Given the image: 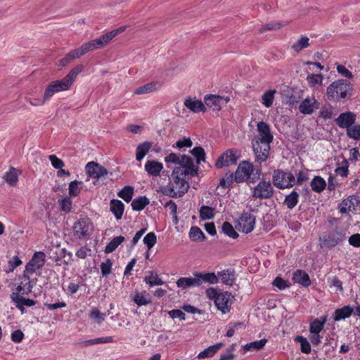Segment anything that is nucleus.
<instances>
[{
	"mask_svg": "<svg viewBox=\"0 0 360 360\" xmlns=\"http://www.w3.org/2000/svg\"><path fill=\"white\" fill-rule=\"evenodd\" d=\"M257 135L252 141L255 160L259 163L267 160L269 155L270 144L274 136L270 126L264 122H259L257 125Z\"/></svg>",
	"mask_w": 360,
	"mask_h": 360,
	"instance_id": "obj_1",
	"label": "nucleus"
},
{
	"mask_svg": "<svg viewBox=\"0 0 360 360\" xmlns=\"http://www.w3.org/2000/svg\"><path fill=\"white\" fill-rule=\"evenodd\" d=\"M352 84L346 79H338L331 83L326 89V95L329 100L345 98L347 94L351 95Z\"/></svg>",
	"mask_w": 360,
	"mask_h": 360,
	"instance_id": "obj_2",
	"label": "nucleus"
},
{
	"mask_svg": "<svg viewBox=\"0 0 360 360\" xmlns=\"http://www.w3.org/2000/svg\"><path fill=\"white\" fill-rule=\"evenodd\" d=\"M175 186L169 184L165 188L164 193L172 198H181L188 192L190 187L189 183L181 177L178 176H172Z\"/></svg>",
	"mask_w": 360,
	"mask_h": 360,
	"instance_id": "obj_3",
	"label": "nucleus"
},
{
	"mask_svg": "<svg viewBox=\"0 0 360 360\" xmlns=\"http://www.w3.org/2000/svg\"><path fill=\"white\" fill-rule=\"evenodd\" d=\"M93 231V223L87 217L77 220L72 226L73 236L80 240H86L90 237Z\"/></svg>",
	"mask_w": 360,
	"mask_h": 360,
	"instance_id": "obj_4",
	"label": "nucleus"
},
{
	"mask_svg": "<svg viewBox=\"0 0 360 360\" xmlns=\"http://www.w3.org/2000/svg\"><path fill=\"white\" fill-rule=\"evenodd\" d=\"M274 192V190L270 181L262 180L254 187L252 197L260 200L269 199L273 196Z\"/></svg>",
	"mask_w": 360,
	"mask_h": 360,
	"instance_id": "obj_5",
	"label": "nucleus"
},
{
	"mask_svg": "<svg viewBox=\"0 0 360 360\" xmlns=\"http://www.w3.org/2000/svg\"><path fill=\"white\" fill-rule=\"evenodd\" d=\"M255 216L250 212H244L237 220L236 227L239 231L245 233H250L255 228Z\"/></svg>",
	"mask_w": 360,
	"mask_h": 360,
	"instance_id": "obj_6",
	"label": "nucleus"
},
{
	"mask_svg": "<svg viewBox=\"0 0 360 360\" xmlns=\"http://www.w3.org/2000/svg\"><path fill=\"white\" fill-rule=\"evenodd\" d=\"M238 156L236 150L229 149L223 153L217 160L215 167L217 168H222L230 165H236Z\"/></svg>",
	"mask_w": 360,
	"mask_h": 360,
	"instance_id": "obj_7",
	"label": "nucleus"
},
{
	"mask_svg": "<svg viewBox=\"0 0 360 360\" xmlns=\"http://www.w3.org/2000/svg\"><path fill=\"white\" fill-rule=\"evenodd\" d=\"M70 87V84L63 78L61 80H56L51 82L44 91V99H50L56 93L68 90Z\"/></svg>",
	"mask_w": 360,
	"mask_h": 360,
	"instance_id": "obj_8",
	"label": "nucleus"
},
{
	"mask_svg": "<svg viewBox=\"0 0 360 360\" xmlns=\"http://www.w3.org/2000/svg\"><path fill=\"white\" fill-rule=\"evenodd\" d=\"M232 298L233 296L229 292H219L214 304L223 314H226L231 309Z\"/></svg>",
	"mask_w": 360,
	"mask_h": 360,
	"instance_id": "obj_9",
	"label": "nucleus"
},
{
	"mask_svg": "<svg viewBox=\"0 0 360 360\" xmlns=\"http://www.w3.org/2000/svg\"><path fill=\"white\" fill-rule=\"evenodd\" d=\"M45 262V254L43 252H37L25 266V272L33 274L37 269L42 267Z\"/></svg>",
	"mask_w": 360,
	"mask_h": 360,
	"instance_id": "obj_10",
	"label": "nucleus"
},
{
	"mask_svg": "<svg viewBox=\"0 0 360 360\" xmlns=\"http://www.w3.org/2000/svg\"><path fill=\"white\" fill-rule=\"evenodd\" d=\"M360 204V198L357 195H349L346 199H344L339 205L340 212L342 214L347 213L349 212L356 210Z\"/></svg>",
	"mask_w": 360,
	"mask_h": 360,
	"instance_id": "obj_11",
	"label": "nucleus"
},
{
	"mask_svg": "<svg viewBox=\"0 0 360 360\" xmlns=\"http://www.w3.org/2000/svg\"><path fill=\"white\" fill-rule=\"evenodd\" d=\"M85 169L90 177L97 179L108 174V171L104 167L95 162H88Z\"/></svg>",
	"mask_w": 360,
	"mask_h": 360,
	"instance_id": "obj_12",
	"label": "nucleus"
},
{
	"mask_svg": "<svg viewBox=\"0 0 360 360\" xmlns=\"http://www.w3.org/2000/svg\"><path fill=\"white\" fill-rule=\"evenodd\" d=\"M355 121L356 115L352 112H342L335 120L339 127L345 128L347 130L354 124Z\"/></svg>",
	"mask_w": 360,
	"mask_h": 360,
	"instance_id": "obj_13",
	"label": "nucleus"
},
{
	"mask_svg": "<svg viewBox=\"0 0 360 360\" xmlns=\"http://www.w3.org/2000/svg\"><path fill=\"white\" fill-rule=\"evenodd\" d=\"M345 234L344 231L335 230L332 233H330L328 235L324 236L323 238H321L324 244L328 247H335L339 243L343 240L345 238Z\"/></svg>",
	"mask_w": 360,
	"mask_h": 360,
	"instance_id": "obj_14",
	"label": "nucleus"
},
{
	"mask_svg": "<svg viewBox=\"0 0 360 360\" xmlns=\"http://www.w3.org/2000/svg\"><path fill=\"white\" fill-rule=\"evenodd\" d=\"M319 108V103L315 98L311 100L309 98H306L301 102L299 110L304 115H311Z\"/></svg>",
	"mask_w": 360,
	"mask_h": 360,
	"instance_id": "obj_15",
	"label": "nucleus"
},
{
	"mask_svg": "<svg viewBox=\"0 0 360 360\" xmlns=\"http://www.w3.org/2000/svg\"><path fill=\"white\" fill-rule=\"evenodd\" d=\"M218 279L229 286H232L236 281V272L233 269H224L217 273Z\"/></svg>",
	"mask_w": 360,
	"mask_h": 360,
	"instance_id": "obj_16",
	"label": "nucleus"
},
{
	"mask_svg": "<svg viewBox=\"0 0 360 360\" xmlns=\"http://www.w3.org/2000/svg\"><path fill=\"white\" fill-rule=\"evenodd\" d=\"M184 105L195 113L200 112H205L207 110L204 103L200 100H198L195 98H191L188 97L186 98L184 101Z\"/></svg>",
	"mask_w": 360,
	"mask_h": 360,
	"instance_id": "obj_17",
	"label": "nucleus"
},
{
	"mask_svg": "<svg viewBox=\"0 0 360 360\" xmlns=\"http://www.w3.org/2000/svg\"><path fill=\"white\" fill-rule=\"evenodd\" d=\"M197 276L194 277H181L179 278L176 283L178 288L184 290L191 288L200 286V282L199 281Z\"/></svg>",
	"mask_w": 360,
	"mask_h": 360,
	"instance_id": "obj_18",
	"label": "nucleus"
},
{
	"mask_svg": "<svg viewBox=\"0 0 360 360\" xmlns=\"http://www.w3.org/2000/svg\"><path fill=\"white\" fill-rule=\"evenodd\" d=\"M162 169L163 165L155 160H148L145 164V170L150 176H159Z\"/></svg>",
	"mask_w": 360,
	"mask_h": 360,
	"instance_id": "obj_19",
	"label": "nucleus"
},
{
	"mask_svg": "<svg viewBox=\"0 0 360 360\" xmlns=\"http://www.w3.org/2000/svg\"><path fill=\"white\" fill-rule=\"evenodd\" d=\"M110 210L112 212L116 219L120 220L122 219L124 213V205L120 200L112 199L110 202Z\"/></svg>",
	"mask_w": 360,
	"mask_h": 360,
	"instance_id": "obj_20",
	"label": "nucleus"
},
{
	"mask_svg": "<svg viewBox=\"0 0 360 360\" xmlns=\"http://www.w3.org/2000/svg\"><path fill=\"white\" fill-rule=\"evenodd\" d=\"M292 280L303 287H308L311 285V280L309 275L303 270H296L292 275Z\"/></svg>",
	"mask_w": 360,
	"mask_h": 360,
	"instance_id": "obj_21",
	"label": "nucleus"
},
{
	"mask_svg": "<svg viewBox=\"0 0 360 360\" xmlns=\"http://www.w3.org/2000/svg\"><path fill=\"white\" fill-rule=\"evenodd\" d=\"M272 181L274 185L280 189L285 188V184L287 183L286 176H285V172L281 169H276L274 172Z\"/></svg>",
	"mask_w": 360,
	"mask_h": 360,
	"instance_id": "obj_22",
	"label": "nucleus"
},
{
	"mask_svg": "<svg viewBox=\"0 0 360 360\" xmlns=\"http://www.w3.org/2000/svg\"><path fill=\"white\" fill-rule=\"evenodd\" d=\"M354 311V309L349 305L344 306L342 308L335 309L333 314V319L335 321L344 320L351 316Z\"/></svg>",
	"mask_w": 360,
	"mask_h": 360,
	"instance_id": "obj_23",
	"label": "nucleus"
},
{
	"mask_svg": "<svg viewBox=\"0 0 360 360\" xmlns=\"http://www.w3.org/2000/svg\"><path fill=\"white\" fill-rule=\"evenodd\" d=\"M198 174V169L193 168L192 167H184L180 166L176 167L172 173V176H178V177H181V176H187L190 175L191 176H194Z\"/></svg>",
	"mask_w": 360,
	"mask_h": 360,
	"instance_id": "obj_24",
	"label": "nucleus"
},
{
	"mask_svg": "<svg viewBox=\"0 0 360 360\" xmlns=\"http://www.w3.org/2000/svg\"><path fill=\"white\" fill-rule=\"evenodd\" d=\"M195 276L198 278L200 282V285L202 283H207L209 284H216L219 282L217 274L214 272L209 273H195Z\"/></svg>",
	"mask_w": 360,
	"mask_h": 360,
	"instance_id": "obj_25",
	"label": "nucleus"
},
{
	"mask_svg": "<svg viewBox=\"0 0 360 360\" xmlns=\"http://www.w3.org/2000/svg\"><path fill=\"white\" fill-rule=\"evenodd\" d=\"M221 98L217 95L207 94L204 97L205 105L212 108L214 110H220L221 109Z\"/></svg>",
	"mask_w": 360,
	"mask_h": 360,
	"instance_id": "obj_26",
	"label": "nucleus"
},
{
	"mask_svg": "<svg viewBox=\"0 0 360 360\" xmlns=\"http://www.w3.org/2000/svg\"><path fill=\"white\" fill-rule=\"evenodd\" d=\"M223 343L219 342L214 345L210 346L205 349L203 351L200 352L197 357L199 359L212 357L217 353V352H218L223 347Z\"/></svg>",
	"mask_w": 360,
	"mask_h": 360,
	"instance_id": "obj_27",
	"label": "nucleus"
},
{
	"mask_svg": "<svg viewBox=\"0 0 360 360\" xmlns=\"http://www.w3.org/2000/svg\"><path fill=\"white\" fill-rule=\"evenodd\" d=\"M20 174V170L12 167L10 168L9 171L5 173L3 178L8 184L11 186H14L18 181V176Z\"/></svg>",
	"mask_w": 360,
	"mask_h": 360,
	"instance_id": "obj_28",
	"label": "nucleus"
},
{
	"mask_svg": "<svg viewBox=\"0 0 360 360\" xmlns=\"http://www.w3.org/2000/svg\"><path fill=\"white\" fill-rule=\"evenodd\" d=\"M149 203L150 200L146 196H139L131 201V206L133 210L141 211L149 205Z\"/></svg>",
	"mask_w": 360,
	"mask_h": 360,
	"instance_id": "obj_29",
	"label": "nucleus"
},
{
	"mask_svg": "<svg viewBox=\"0 0 360 360\" xmlns=\"http://www.w3.org/2000/svg\"><path fill=\"white\" fill-rule=\"evenodd\" d=\"M152 147V143L145 141L139 144L136 150V159L137 161H141L145 155L149 152Z\"/></svg>",
	"mask_w": 360,
	"mask_h": 360,
	"instance_id": "obj_30",
	"label": "nucleus"
},
{
	"mask_svg": "<svg viewBox=\"0 0 360 360\" xmlns=\"http://www.w3.org/2000/svg\"><path fill=\"white\" fill-rule=\"evenodd\" d=\"M311 189L316 193H321L326 187V183L323 178L316 176L311 181Z\"/></svg>",
	"mask_w": 360,
	"mask_h": 360,
	"instance_id": "obj_31",
	"label": "nucleus"
},
{
	"mask_svg": "<svg viewBox=\"0 0 360 360\" xmlns=\"http://www.w3.org/2000/svg\"><path fill=\"white\" fill-rule=\"evenodd\" d=\"M298 199V193L295 191H292L290 194L285 195L283 204L289 210H292L297 205Z\"/></svg>",
	"mask_w": 360,
	"mask_h": 360,
	"instance_id": "obj_32",
	"label": "nucleus"
},
{
	"mask_svg": "<svg viewBox=\"0 0 360 360\" xmlns=\"http://www.w3.org/2000/svg\"><path fill=\"white\" fill-rule=\"evenodd\" d=\"M113 342L112 337H102L98 338L95 339H91L85 341H82L79 343L80 346L87 347L89 345H96V344H104V343H110Z\"/></svg>",
	"mask_w": 360,
	"mask_h": 360,
	"instance_id": "obj_33",
	"label": "nucleus"
},
{
	"mask_svg": "<svg viewBox=\"0 0 360 360\" xmlns=\"http://www.w3.org/2000/svg\"><path fill=\"white\" fill-rule=\"evenodd\" d=\"M158 89V84L150 82L143 86H141L135 89L134 94L138 95L146 94L152 93Z\"/></svg>",
	"mask_w": 360,
	"mask_h": 360,
	"instance_id": "obj_34",
	"label": "nucleus"
},
{
	"mask_svg": "<svg viewBox=\"0 0 360 360\" xmlns=\"http://www.w3.org/2000/svg\"><path fill=\"white\" fill-rule=\"evenodd\" d=\"M189 237L192 241H203L206 239L205 235L198 226H192L189 231Z\"/></svg>",
	"mask_w": 360,
	"mask_h": 360,
	"instance_id": "obj_35",
	"label": "nucleus"
},
{
	"mask_svg": "<svg viewBox=\"0 0 360 360\" xmlns=\"http://www.w3.org/2000/svg\"><path fill=\"white\" fill-rule=\"evenodd\" d=\"M276 91L275 89H270L265 91L262 96V103L266 108H270L274 101L275 94Z\"/></svg>",
	"mask_w": 360,
	"mask_h": 360,
	"instance_id": "obj_36",
	"label": "nucleus"
},
{
	"mask_svg": "<svg viewBox=\"0 0 360 360\" xmlns=\"http://www.w3.org/2000/svg\"><path fill=\"white\" fill-rule=\"evenodd\" d=\"M144 281L150 287L155 285H162L164 284L162 279L153 271H150V274L145 276Z\"/></svg>",
	"mask_w": 360,
	"mask_h": 360,
	"instance_id": "obj_37",
	"label": "nucleus"
},
{
	"mask_svg": "<svg viewBox=\"0 0 360 360\" xmlns=\"http://www.w3.org/2000/svg\"><path fill=\"white\" fill-rule=\"evenodd\" d=\"M309 41V37L307 36H302L297 42L292 45V49H293L295 52L299 53L302 50L310 46Z\"/></svg>",
	"mask_w": 360,
	"mask_h": 360,
	"instance_id": "obj_38",
	"label": "nucleus"
},
{
	"mask_svg": "<svg viewBox=\"0 0 360 360\" xmlns=\"http://www.w3.org/2000/svg\"><path fill=\"white\" fill-rule=\"evenodd\" d=\"M267 340L265 338L261 339L259 340H256L251 342L250 343L245 344L243 346L245 350L248 351H257L264 347L266 345Z\"/></svg>",
	"mask_w": 360,
	"mask_h": 360,
	"instance_id": "obj_39",
	"label": "nucleus"
},
{
	"mask_svg": "<svg viewBox=\"0 0 360 360\" xmlns=\"http://www.w3.org/2000/svg\"><path fill=\"white\" fill-rule=\"evenodd\" d=\"M125 240L124 236H120L112 239L105 248V253H111Z\"/></svg>",
	"mask_w": 360,
	"mask_h": 360,
	"instance_id": "obj_40",
	"label": "nucleus"
},
{
	"mask_svg": "<svg viewBox=\"0 0 360 360\" xmlns=\"http://www.w3.org/2000/svg\"><path fill=\"white\" fill-rule=\"evenodd\" d=\"M200 217L202 220H209L214 217V208L202 205L199 210Z\"/></svg>",
	"mask_w": 360,
	"mask_h": 360,
	"instance_id": "obj_41",
	"label": "nucleus"
},
{
	"mask_svg": "<svg viewBox=\"0 0 360 360\" xmlns=\"http://www.w3.org/2000/svg\"><path fill=\"white\" fill-rule=\"evenodd\" d=\"M20 292H12L11 295V300H17L20 304H21L22 306L26 307H32L35 304V301L30 299V298H25L20 295Z\"/></svg>",
	"mask_w": 360,
	"mask_h": 360,
	"instance_id": "obj_42",
	"label": "nucleus"
},
{
	"mask_svg": "<svg viewBox=\"0 0 360 360\" xmlns=\"http://www.w3.org/2000/svg\"><path fill=\"white\" fill-rule=\"evenodd\" d=\"M82 184V181H80L74 180L71 181L68 187L70 197L77 196L81 192Z\"/></svg>",
	"mask_w": 360,
	"mask_h": 360,
	"instance_id": "obj_43",
	"label": "nucleus"
},
{
	"mask_svg": "<svg viewBox=\"0 0 360 360\" xmlns=\"http://www.w3.org/2000/svg\"><path fill=\"white\" fill-rule=\"evenodd\" d=\"M133 301L139 307L146 306L151 302V299L148 294L143 295L136 292L133 297Z\"/></svg>",
	"mask_w": 360,
	"mask_h": 360,
	"instance_id": "obj_44",
	"label": "nucleus"
},
{
	"mask_svg": "<svg viewBox=\"0 0 360 360\" xmlns=\"http://www.w3.org/2000/svg\"><path fill=\"white\" fill-rule=\"evenodd\" d=\"M134 193V188L131 186H125L119 193L120 198L123 199L125 202H129L132 200Z\"/></svg>",
	"mask_w": 360,
	"mask_h": 360,
	"instance_id": "obj_45",
	"label": "nucleus"
},
{
	"mask_svg": "<svg viewBox=\"0 0 360 360\" xmlns=\"http://www.w3.org/2000/svg\"><path fill=\"white\" fill-rule=\"evenodd\" d=\"M83 69L84 66L82 65H77L72 70H71V71L64 77L65 81L68 82L70 86L75 81L77 75L80 73Z\"/></svg>",
	"mask_w": 360,
	"mask_h": 360,
	"instance_id": "obj_46",
	"label": "nucleus"
},
{
	"mask_svg": "<svg viewBox=\"0 0 360 360\" xmlns=\"http://www.w3.org/2000/svg\"><path fill=\"white\" fill-rule=\"evenodd\" d=\"M79 57H81V55L79 54L78 50L74 49L69 52L63 58H62L60 60L59 64L60 66L65 67L71 61H72L75 58Z\"/></svg>",
	"mask_w": 360,
	"mask_h": 360,
	"instance_id": "obj_47",
	"label": "nucleus"
},
{
	"mask_svg": "<svg viewBox=\"0 0 360 360\" xmlns=\"http://www.w3.org/2000/svg\"><path fill=\"white\" fill-rule=\"evenodd\" d=\"M27 272L24 271L23 276L27 280V283L22 286V284H20L17 288V292H22V294H29L33 288V285L32 282L30 281L29 276L26 274Z\"/></svg>",
	"mask_w": 360,
	"mask_h": 360,
	"instance_id": "obj_48",
	"label": "nucleus"
},
{
	"mask_svg": "<svg viewBox=\"0 0 360 360\" xmlns=\"http://www.w3.org/2000/svg\"><path fill=\"white\" fill-rule=\"evenodd\" d=\"M222 231L224 234L232 238H237L238 233L235 231L233 226L228 221H225L222 224Z\"/></svg>",
	"mask_w": 360,
	"mask_h": 360,
	"instance_id": "obj_49",
	"label": "nucleus"
},
{
	"mask_svg": "<svg viewBox=\"0 0 360 360\" xmlns=\"http://www.w3.org/2000/svg\"><path fill=\"white\" fill-rule=\"evenodd\" d=\"M295 340L300 343L302 352L304 354H309L311 352V345L306 338L303 336H297Z\"/></svg>",
	"mask_w": 360,
	"mask_h": 360,
	"instance_id": "obj_50",
	"label": "nucleus"
},
{
	"mask_svg": "<svg viewBox=\"0 0 360 360\" xmlns=\"http://www.w3.org/2000/svg\"><path fill=\"white\" fill-rule=\"evenodd\" d=\"M349 162L346 159H344L341 162V166L338 167L335 169V172L337 175L342 177H347L349 174Z\"/></svg>",
	"mask_w": 360,
	"mask_h": 360,
	"instance_id": "obj_51",
	"label": "nucleus"
},
{
	"mask_svg": "<svg viewBox=\"0 0 360 360\" xmlns=\"http://www.w3.org/2000/svg\"><path fill=\"white\" fill-rule=\"evenodd\" d=\"M325 323V320L323 321H319V319H315L310 323L309 332L311 334H319V333L323 330Z\"/></svg>",
	"mask_w": 360,
	"mask_h": 360,
	"instance_id": "obj_52",
	"label": "nucleus"
},
{
	"mask_svg": "<svg viewBox=\"0 0 360 360\" xmlns=\"http://www.w3.org/2000/svg\"><path fill=\"white\" fill-rule=\"evenodd\" d=\"M191 153L196 158L198 164L200 163L201 161L205 160V152L202 147H195L191 150Z\"/></svg>",
	"mask_w": 360,
	"mask_h": 360,
	"instance_id": "obj_53",
	"label": "nucleus"
},
{
	"mask_svg": "<svg viewBox=\"0 0 360 360\" xmlns=\"http://www.w3.org/2000/svg\"><path fill=\"white\" fill-rule=\"evenodd\" d=\"M347 135L354 140H360V124H355L347 130Z\"/></svg>",
	"mask_w": 360,
	"mask_h": 360,
	"instance_id": "obj_54",
	"label": "nucleus"
},
{
	"mask_svg": "<svg viewBox=\"0 0 360 360\" xmlns=\"http://www.w3.org/2000/svg\"><path fill=\"white\" fill-rule=\"evenodd\" d=\"M143 241L148 250H150L157 242V236L155 233L150 232L145 236Z\"/></svg>",
	"mask_w": 360,
	"mask_h": 360,
	"instance_id": "obj_55",
	"label": "nucleus"
},
{
	"mask_svg": "<svg viewBox=\"0 0 360 360\" xmlns=\"http://www.w3.org/2000/svg\"><path fill=\"white\" fill-rule=\"evenodd\" d=\"M281 27H282V24L281 22H270L266 23L265 25H262L259 28V32L260 33H264L266 31L278 30Z\"/></svg>",
	"mask_w": 360,
	"mask_h": 360,
	"instance_id": "obj_56",
	"label": "nucleus"
},
{
	"mask_svg": "<svg viewBox=\"0 0 360 360\" xmlns=\"http://www.w3.org/2000/svg\"><path fill=\"white\" fill-rule=\"evenodd\" d=\"M238 170H241L242 173H245L250 178L255 172V168L253 165L250 163L243 162V164H240L238 167Z\"/></svg>",
	"mask_w": 360,
	"mask_h": 360,
	"instance_id": "obj_57",
	"label": "nucleus"
},
{
	"mask_svg": "<svg viewBox=\"0 0 360 360\" xmlns=\"http://www.w3.org/2000/svg\"><path fill=\"white\" fill-rule=\"evenodd\" d=\"M94 49H96V46L93 40L83 44L79 49H77L79 54L81 55V56Z\"/></svg>",
	"mask_w": 360,
	"mask_h": 360,
	"instance_id": "obj_58",
	"label": "nucleus"
},
{
	"mask_svg": "<svg viewBox=\"0 0 360 360\" xmlns=\"http://www.w3.org/2000/svg\"><path fill=\"white\" fill-rule=\"evenodd\" d=\"M105 314L101 313L98 309H94L91 311L90 318L94 319L98 324L101 323L105 320Z\"/></svg>",
	"mask_w": 360,
	"mask_h": 360,
	"instance_id": "obj_59",
	"label": "nucleus"
},
{
	"mask_svg": "<svg viewBox=\"0 0 360 360\" xmlns=\"http://www.w3.org/2000/svg\"><path fill=\"white\" fill-rule=\"evenodd\" d=\"M59 205L60 210L68 212L71 210L72 208V200L70 197L65 196L60 201H59Z\"/></svg>",
	"mask_w": 360,
	"mask_h": 360,
	"instance_id": "obj_60",
	"label": "nucleus"
},
{
	"mask_svg": "<svg viewBox=\"0 0 360 360\" xmlns=\"http://www.w3.org/2000/svg\"><path fill=\"white\" fill-rule=\"evenodd\" d=\"M112 262L110 259H107L105 262L101 264V270L103 276H106L111 273Z\"/></svg>",
	"mask_w": 360,
	"mask_h": 360,
	"instance_id": "obj_61",
	"label": "nucleus"
},
{
	"mask_svg": "<svg viewBox=\"0 0 360 360\" xmlns=\"http://www.w3.org/2000/svg\"><path fill=\"white\" fill-rule=\"evenodd\" d=\"M233 174L226 173L225 176L220 179L219 186L224 188H229L233 182Z\"/></svg>",
	"mask_w": 360,
	"mask_h": 360,
	"instance_id": "obj_62",
	"label": "nucleus"
},
{
	"mask_svg": "<svg viewBox=\"0 0 360 360\" xmlns=\"http://www.w3.org/2000/svg\"><path fill=\"white\" fill-rule=\"evenodd\" d=\"M49 160H50L51 165L55 169H61L65 166L64 162L59 159L56 155H51L49 156Z\"/></svg>",
	"mask_w": 360,
	"mask_h": 360,
	"instance_id": "obj_63",
	"label": "nucleus"
},
{
	"mask_svg": "<svg viewBox=\"0 0 360 360\" xmlns=\"http://www.w3.org/2000/svg\"><path fill=\"white\" fill-rule=\"evenodd\" d=\"M178 165L180 166L192 167L193 168H195L193 159L186 155H181Z\"/></svg>",
	"mask_w": 360,
	"mask_h": 360,
	"instance_id": "obj_64",
	"label": "nucleus"
}]
</instances>
